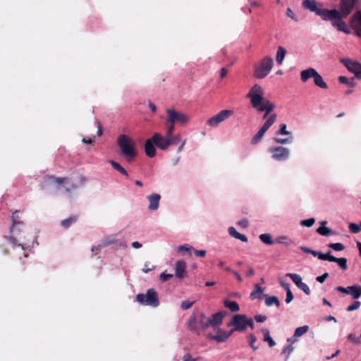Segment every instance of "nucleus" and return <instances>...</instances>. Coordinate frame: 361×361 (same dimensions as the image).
<instances>
[{"mask_svg":"<svg viewBox=\"0 0 361 361\" xmlns=\"http://www.w3.org/2000/svg\"><path fill=\"white\" fill-rule=\"evenodd\" d=\"M215 334L209 333L207 334V338L211 340L216 341L218 343L224 342L226 341V332L219 331V328L214 331Z\"/></svg>","mask_w":361,"mask_h":361,"instance_id":"nucleus-24","label":"nucleus"},{"mask_svg":"<svg viewBox=\"0 0 361 361\" xmlns=\"http://www.w3.org/2000/svg\"><path fill=\"white\" fill-rule=\"evenodd\" d=\"M286 302L290 303L293 299V295L290 290H288V291H286Z\"/></svg>","mask_w":361,"mask_h":361,"instance_id":"nucleus-60","label":"nucleus"},{"mask_svg":"<svg viewBox=\"0 0 361 361\" xmlns=\"http://www.w3.org/2000/svg\"><path fill=\"white\" fill-rule=\"evenodd\" d=\"M259 6V4L256 1H247V4H245L244 6L242 7V11L245 13H251L252 9L256 8Z\"/></svg>","mask_w":361,"mask_h":361,"instance_id":"nucleus-31","label":"nucleus"},{"mask_svg":"<svg viewBox=\"0 0 361 361\" xmlns=\"http://www.w3.org/2000/svg\"><path fill=\"white\" fill-rule=\"evenodd\" d=\"M247 317L246 314H235L227 325L234 327L236 331L243 332L246 330Z\"/></svg>","mask_w":361,"mask_h":361,"instance_id":"nucleus-10","label":"nucleus"},{"mask_svg":"<svg viewBox=\"0 0 361 361\" xmlns=\"http://www.w3.org/2000/svg\"><path fill=\"white\" fill-rule=\"evenodd\" d=\"M274 66V60L269 56H265L255 64L253 75L257 79L266 78L271 72Z\"/></svg>","mask_w":361,"mask_h":361,"instance_id":"nucleus-4","label":"nucleus"},{"mask_svg":"<svg viewBox=\"0 0 361 361\" xmlns=\"http://www.w3.org/2000/svg\"><path fill=\"white\" fill-rule=\"evenodd\" d=\"M147 199L149 202V210H157L159 205V201L161 199V196L159 194H152L147 197Z\"/></svg>","mask_w":361,"mask_h":361,"instance_id":"nucleus-22","label":"nucleus"},{"mask_svg":"<svg viewBox=\"0 0 361 361\" xmlns=\"http://www.w3.org/2000/svg\"><path fill=\"white\" fill-rule=\"evenodd\" d=\"M77 220H78V216L77 215H73V216H70L68 219L62 220L61 221V225L63 228H68V227H70V226L72 224L75 223L77 221Z\"/></svg>","mask_w":361,"mask_h":361,"instance_id":"nucleus-35","label":"nucleus"},{"mask_svg":"<svg viewBox=\"0 0 361 361\" xmlns=\"http://www.w3.org/2000/svg\"><path fill=\"white\" fill-rule=\"evenodd\" d=\"M336 290L341 293L351 295L353 299H358L361 296L360 286H351L346 288L338 286Z\"/></svg>","mask_w":361,"mask_h":361,"instance_id":"nucleus-15","label":"nucleus"},{"mask_svg":"<svg viewBox=\"0 0 361 361\" xmlns=\"http://www.w3.org/2000/svg\"><path fill=\"white\" fill-rule=\"evenodd\" d=\"M166 111L167 114V123H173L175 124L178 123L183 125L188 123L190 120V117L188 115L173 109H167Z\"/></svg>","mask_w":361,"mask_h":361,"instance_id":"nucleus-8","label":"nucleus"},{"mask_svg":"<svg viewBox=\"0 0 361 361\" xmlns=\"http://www.w3.org/2000/svg\"><path fill=\"white\" fill-rule=\"evenodd\" d=\"M66 180V178L55 177L54 176H48L44 178V186L50 185H61Z\"/></svg>","mask_w":361,"mask_h":361,"instance_id":"nucleus-23","label":"nucleus"},{"mask_svg":"<svg viewBox=\"0 0 361 361\" xmlns=\"http://www.w3.org/2000/svg\"><path fill=\"white\" fill-rule=\"evenodd\" d=\"M225 315V312H216L211 317L201 314L197 321L195 316L192 315L189 320V326L192 331L197 334H200V331H204L209 327H212L214 331H216L221 325Z\"/></svg>","mask_w":361,"mask_h":361,"instance_id":"nucleus-2","label":"nucleus"},{"mask_svg":"<svg viewBox=\"0 0 361 361\" xmlns=\"http://www.w3.org/2000/svg\"><path fill=\"white\" fill-rule=\"evenodd\" d=\"M312 255L314 257H317L321 260L329 261L331 257V251H329L326 254H323L321 252L314 250Z\"/></svg>","mask_w":361,"mask_h":361,"instance_id":"nucleus-42","label":"nucleus"},{"mask_svg":"<svg viewBox=\"0 0 361 361\" xmlns=\"http://www.w3.org/2000/svg\"><path fill=\"white\" fill-rule=\"evenodd\" d=\"M355 5V3L352 0H341L339 11L342 14L343 18L351 13Z\"/></svg>","mask_w":361,"mask_h":361,"instance_id":"nucleus-16","label":"nucleus"},{"mask_svg":"<svg viewBox=\"0 0 361 361\" xmlns=\"http://www.w3.org/2000/svg\"><path fill=\"white\" fill-rule=\"evenodd\" d=\"M320 17L323 20H337V23H344L343 21L342 14L336 9L329 10L327 8H322Z\"/></svg>","mask_w":361,"mask_h":361,"instance_id":"nucleus-13","label":"nucleus"},{"mask_svg":"<svg viewBox=\"0 0 361 361\" xmlns=\"http://www.w3.org/2000/svg\"><path fill=\"white\" fill-rule=\"evenodd\" d=\"M286 49L283 47H279L277 49L276 60L279 64H281L286 54Z\"/></svg>","mask_w":361,"mask_h":361,"instance_id":"nucleus-34","label":"nucleus"},{"mask_svg":"<svg viewBox=\"0 0 361 361\" xmlns=\"http://www.w3.org/2000/svg\"><path fill=\"white\" fill-rule=\"evenodd\" d=\"M4 238L7 240V243L12 246L13 248H17L19 254H23L24 257H27V255L25 253L24 247L21 244H18L15 238L10 236H4Z\"/></svg>","mask_w":361,"mask_h":361,"instance_id":"nucleus-21","label":"nucleus"},{"mask_svg":"<svg viewBox=\"0 0 361 361\" xmlns=\"http://www.w3.org/2000/svg\"><path fill=\"white\" fill-rule=\"evenodd\" d=\"M267 317L265 315H262V314H257V315H255L254 317L255 320L259 323H262V322H265L267 320Z\"/></svg>","mask_w":361,"mask_h":361,"instance_id":"nucleus-56","label":"nucleus"},{"mask_svg":"<svg viewBox=\"0 0 361 361\" xmlns=\"http://www.w3.org/2000/svg\"><path fill=\"white\" fill-rule=\"evenodd\" d=\"M349 23H361V11H357L352 16Z\"/></svg>","mask_w":361,"mask_h":361,"instance_id":"nucleus-47","label":"nucleus"},{"mask_svg":"<svg viewBox=\"0 0 361 361\" xmlns=\"http://www.w3.org/2000/svg\"><path fill=\"white\" fill-rule=\"evenodd\" d=\"M309 330V326L307 325H305L302 326L298 327L294 332L293 336L291 338H288V341L294 342L297 340V338L300 337L305 334Z\"/></svg>","mask_w":361,"mask_h":361,"instance_id":"nucleus-25","label":"nucleus"},{"mask_svg":"<svg viewBox=\"0 0 361 361\" xmlns=\"http://www.w3.org/2000/svg\"><path fill=\"white\" fill-rule=\"evenodd\" d=\"M264 288H262L259 284L255 286L254 290L250 293V298L252 300L256 298H262V293L264 292Z\"/></svg>","mask_w":361,"mask_h":361,"instance_id":"nucleus-33","label":"nucleus"},{"mask_svg":"<svg viewBox=\"0 0 361 361\" xmlns=\"http://www.w3.org/2000/svg\"><path fill=\"white\" fill-rule=\"evenodd\" d=\"M290 134L291 132L287 130V126L285 123H281L279 126V129L276 132V135H288Z\"/></svg>","mask_w":361,"mask_h":361,"instance_id":"nucleus-45","label":"nucleus"},{"mask_svg":"<svg viewBox=\"0 0 361 361\" xmlns=\"http://www.w3.org/2000/svg\"><path fill=\"white\" fill-rule=\"evenodd\" d=\"M315 222V219L314 218H310L308 219L302 220L300 221V225L306 227H311Z\"/></svg>","mask_w":361,"mask_h":361,"instance_id":"nucleus-50","label":"nucleus"},{"mask_svg":"<svg viewBox=\"0 0 361 361\" xmlns=\"http://www.w3.org/2000/svg\"><path fill=\"white\" fill-rule=\"evenodd\" d=\"M338 81L341 83L346 84L348 86H349L351 88H353L356 85V82H355L354 78L348 79L345 76H339Z\"/></svg>","mask_w":361,"mask_h":361,"instance_id":"nucleus-39","label":"nucleus"},{"mask_svg":"<svg viewBox=\"0 0 361 361\" xmlns=\"http://www.w3.org/2000/svg\"><path fill=\"white\" fill-rule=\"evenodd\" d=\"M341 63L351 73L355 74V78L361 79V63L357 61L351 60L348 58H342L340 59Z\"/></svg>","mask_w":361,"mask_h":361,"instance_id":"nucleus-11","label":"nucleus"},{"mask_svg":"<svg viewBox=\"0 0 361 361\" xmlns=\"http://www.w3.org/2000/svg\"><path fill=\"white\" fill-rule=\"evenodd\" d=\"M360 305H361V302L360 301L356 300L352 305H349L347 307V311H348V312L354 311V310L358 309Z\"/></svg>","mask_w":361,"mask_h":361,"instance_id":"nucleus-54","label":"nucleus"},{"mask_svg":"<svg viewBox=\"0 0 361 361\" xmlns=\"http://www.w3.org/2000/svg\"><path fill=\"white\" fill-rule=\"evenodd\" d=\"M260 240L267 245H273L274 243V240L272 239V237L269 233H262L259 235V236Z\"/></svg>","mask_w":361,"mask_h":361,"instance_id":"nucleus-40","label":"nucleus"},{"mask_svg":"<svg viewBox=\"0 0 361 361\" xmlns=\"http://www.w3.org/2000/svg\"><path fill=\"white\" fill-rule=\"evenodd\" d=\"M302 6L304 9L314 13L318 16H320L323 8L315 0H303Z\"/></svg>","mask_w":361,"mask_h":361,"instance_id":"nucleus-14","label":"nucleus"},{"mask_svg":"<svg viewBox=\"0 0 361 361\" xmlns=\"http://www.w3.org/2000/svg\"><path fill=\"white\" fill-rule=\"evenodd\" d=\"M328 247L335 251H342L345 249V245L341 243H329Z\"/></svg>","mask_w":361,"mask_h":361,"instance_id":"nucleus-46","label":"nucleus"},{"mask_svg":"<svg viewBox=\"0 0 361 361\" xmlns=\"http://www.w3.org/2000/svg\"><path fill=\"white\" fill-rule=\"evenodd\" d=\"M273 140L276 143L281 144V145H286V144L291 143L293 140V137H286V138H281L279 137H275L273 138Z\"/></svg>","mask_w":361,"mask_h":361,"instance_id":"nucleus-43","label":"nucleus"},{"mask_svg":"<svg viewBox=\"0 0 361 361\" xmlns=\"http://www.w3.org/2000/svg\"><path fill=\"white\" fill-rule=\"evenodd\" d=\"M173 277V274H166L164 272L160 274V280L162 281H166L167 280L171 279Z\"/></svg>","mask_w":361,"mask_h":361,"instance_id":"nucleus-57","label":"nucleus"},{"mask_svg":"<svg viewBox=\"0 0 361 361\" xmlns=\"http://www.w3.org/2000/svg\"><path fill=\"white\" fill-rule=\"evenodd\" d=\"M177 251L180 253H184L190 251V248L185 245H180L177 248Z\"/></svg>","mask_w":361,"mask_h":361,"instance_id":"nucleus-62","label":"nucleus"},{"mask_svg":"<svg viewBox=\"0 0 361 361\" xmlns=\"http://www.w3.org/2000/svg\"><path fill=\"white\" fill-rule=\"evenodd\" d=\"M264 94V92L262 87L255 84L247 93V97L250 99V103L254 109L258 112L264 111L262 118L266 119L269 118L267 117L268 115L274 109L275 104L266 99Z\"/></svg>","mask_w":361,"mask_h":361,"instance_id":"nucleus-1","label":"nucleus"},{"mask_svg":"<svg viewBox=\"0 0 361 361\" xmlns=\"http://www.w3.org/2000/svg\"><path fill=\"white\" fill-rule=\"evenodd\" d=\"M338 30L345 34H350L352 30L355 34L361 37V24H332Z\"/></svg>","mask_w":361,"mask_h":361,"instance_id":"nucleus-12","label":"nucleus"},{"mask_svg":"<svg viewBox=\"0 0 361 361\" xmlns=\"http://www.w3.org/2000/svg\"><path fill=\"white\" fill-rule=\"evenodd\" d=\"M262 331L264 334V341L268 342L270 347H274L276 345V343L270 336L269 329L267 328H263Z\"/></svg>","mask_w":361,"mask_h":361,"instance_id":"nucleus-36","label":"nucleus"},{"mask_svg":"<svg viewBox=\"0 0 361 361\" xmlns=\"http://www.w3.org/2000/svg\"><path fill=\"white\" fill-rule=\"evenodd\" d=\"M152 140H154L155 145L161 150H166L169 146L177 145L178 143L176 141V138H171L166 135L164 137L158 133L154 134Z\"/></svg>","mask_w":361,"mask_h":361,"instance_id":"nucleus-9","label":"nucleus"},{"mask_svg":"<svg viewBox=\"0 0 361 361\" xmlns=\"http://www.w3.org/2000/svg\"><path fill=\"white\" fill-rule=\"evenodd\" d=\"M174 123H167V119L166 120L165 126H166V135L171 137V138H176V142H179L180 140V135H173V133L174 130Z\"/></svg>","mask_w":361,"mask_h":361,"instance_id":"nucleus-27","label":"nucleus"},{"mask_svg":"<svg viewBox=\"0 0 361 361\" xmlns=\"http://www.w3.org/2000/svg\"><path fill=\"white\" fill-rule=\"evenodd\" d=\"M249 338V344L253 350H256L258 347L255 345V343L256 341V337L253 334H250L248 336Z\"/></svg>","mask_w":361,"mask_h":361,"instance_id":"nucleus-53","label":"nucleus"},{"mask_svg":"<svg viewBox=\"0 0 361 361\" xmlns=\"http://www.w3.org/2000/svg\"><path fill=\"white\" fill-rule=\"evenodd\" d=\"M317 70L314 68L310 67L300 72V80L302 82H307L310 78H314L316 75Z\"/></svg>","mask_w":361,"mask_h":361,"instance_id":"nucleus-20","label":"nucleus"},{"mask_svg":"<svg viewBox=\"0 0 361 361\" xmlns=\"http://www.w3.org/2000/svg\"><path fill=\"white\" fill-rule=\"evenodd\" d=\"M294 348L291 345H288L283 349L282 353L286 355V361L288 360L289 355L291 354Z\"/></svg>","mask_w":361,"mask_h":361,"instance_id":"nucleus-48","label":"nucleus"},{"mask_svg":"<svg viewBox=\"0 0 361 361\" xmlns=\"http://www.w3.org/2000/svg\"><path fill=\"white\" fill-rule=\"evenodd\" d=\"M250 327L252 329H255V324H254V321L253 319L251 318V317H247V324H246V329L247 327Z\"/></svg>","mask_w":361,"mask_h":361,"instance_id":"nucleus-64","label":"nucleus"},{"mask_svg":"<svg viewBox=\"0 0 361 361\" xmlns=\"http://www.w3.org/2000/svg\"><path fill=\"white\" fill-rule=\"evenodd\" d=\"M329 262H336L343 269L346 270L348 269V260L345 257H336L331 255Z\"/></svg>","mask_w":361,"mask_h":361,"instance_id":"nucleus-28","label":"nucleus"},{"mask_svg":"<svg viewBox=\"0 0 361 361\" xmlns=\"http://www.w3.org/2000/svg\"><path fill=\"white\" fill-rule=\"evenodd\" d=\"M226 120V109L221 110L216 115L211 117L207 121V124L211 127H216L221 122Z\"/></svg>","mask_w":361,"mask_h":361,"instance_id":"nucleus-17","label":"nucleus"},{"mask_svg":"<svg viewBox=\"0 0 361 361\" xmlns=\"http://www.w3.org/2000/svg\"><path fill=\"white\" fill-rule=\"evenodd\" d=\"M265 304L267 306H271L272 305H276V307L280 306V302L279 298L276 296H269L265 300Z\"/></svg>","mask_w":361,"mask_h":361,"instance_id":"nucleus-41","label":"nucleus"},{"mask_svg":"<svg viewBox=\"0 0 361 361\" xmlns=\"http://www.w3.org/2000/svg\"><path fill=\"white\" fill-rule=\"evenodd\" d=\"M194 301L184 300L180 304V307L183 310L190 309L194 304Z\"/></svg>","mask_w":361,"mask_h":361,"instance_id":"nucleus-52","label":"nucleus"},{"mask_svg":"<svg viewBox=\"0 0 361 361\" xmlns=\"http://www.w3.org/2000/svg\"><path fill=\"white\" fill-rule=\"evenodd\" d=\"M228 231L229 234L232 237H233L236 239H238L242 242H247V240H248L247 237L245 235L241 234L239 232H238L234 227H233V226L229 227Z\"/></svg>","mask_w":361,"mask_h":361,"instance_id":"nucleus-29","label":"nucleus"},{"mask_svg":"<svg viewBox=\"0 0 361 361\" xmlns=\"http://www.w3.org/2000/svg\"><path fill=\"white\" fill-rule=\"evenodd\" d=\"M326 224H327L326 221H322L321 222L322 226H319L317 229V232L324 236H329V235H332L334 233V232L329 228L325 226V225Z\"/></svg>","mask_w":361,"mask_h":361,"instance_id":"nucleus-30","label":"nucleus"},{"mask_svg":"<svg viewBox=\"0 0 361 361\" xmlns=\"http://www.w3.org/2000/svg\"><path fill=\"white\" fill-rule=\"evenodd\" d=\"M186 264L182 260H178L175 264V274L179 279H182L186 276Z\"/></svg>","mask_w":361,"mask_h":361,"instance_id":"nucleus-18","label":"nucleus"},{"mask_svg":"<svg viewBox=\"0 0 361 361\" xmlns=\"http://www.w3.org/2000/svg\"><path fill=\"white\" fill-rule=\"evenodd\" d=\"M348 339L352 342L355 343H358L360 342L359 338H357L354 334H350L348 336Z\"/></svg>","mask_w":361,"mask_h":361,"instance_id":"nucleus-61","label":"nucleus"},{"mask_svg":"<svg viewBox=\"0 0 361 361\" xmlns=\"http://www.w3.org/2000/svg\"><path fill=\"white\" fill-rule=\"evenodd\" d=\"M277 116L276 114H271L267 121L264 122L263 126L260 128V129L257 131V133L254 135V137L251 140V143L252 145H255L258 143L265 133L269 130V128L276 122Z\"/></svg>","mask_w":361,"mask_h":361,"instance_id":"nucleus-7","label":"nucleus"},{"mask_svg":"<svg viewBox=\"0 0 361 361\" xmlns=\"http://www.w3.org/2000/svg\"><path fill=\"white\" fill-rule=\"evenodd\" d=\"M276 242L282 244L285 246H288L290 244V241L286 236H280L276 239Z\"/></svg>","mask_w":361,"mask_h":361,"instance_id":"nucleus-51","label":"nucleus"},{"mask_svg":"<svg viewBox=\"0 0 361 361\" xmlns=\"http://www.w3.org/2000/svg\"><path fill=\"white\" fill-rule=\"evenodd\" d=\"M348 228L350 231L353 233H357L360 231V224L357 225L355 223H350L349 224Z\"/></svg>","mask_w":361,"mask_h":361,"instance_id":"nucleus-49","label":"nucleus"},{"mask_svg":"<svg viewBox=\"0 0 361 361\" xmlns=\"http://www.w3.org/2000/svg\"><path fill=\"white\" fill-rule=\"evenodd\" d=\"M227 308L232 312H236L240 310L239 305L235 301L227 300Z\"/></svg>","mask_w":361,"mask_h":361,"instance_id":"nucleus-44","label":"nucleus"},{"mask_svg":"<svg viewBox=\"0 0 361 361\" xmlns=\"http://www.w3.org/2000/svg\"><path fill=\"white\" fill-rule=\"evenodd\" d=\"M121 154L128 162L132 161L137 156V152L133 140L126 135H120L117 140Z\"/></svg>","mask_w":361,"mask_h":361,"instance_id":"nucleus-3","label":"nucleus"},{"mask_svg":"<svg viewBox=\"0 0 361 361\" xmlns=\"http://www.w3.org/2000/svg\"><path fill=\"white\" fill-rule=\"evenodd\" d=\"M298 288L302 290L306 295H309L310 294V288L306 283L302 282V283H301Z\"/></svg>","mask_w":361,"mask_h":361,"instance_id":"nucleus-55","label":"nucleus"},{"mask_svg":"<svg viewBox=\"0 0 361 361\" xmlns=\"http://www.w3.org/2000/svg\"><path fill=\"white\" fill-rule=\"evenodd\" d=\"M154 265H150L149 263H145L144 267L142 268V271L144 273H148L149 271L153 270L154 269Z\"/></svg>","mask_w":361,"mask_h":361,"instance_id":"nucleus-58","label":"nucleus"},{"mask_svg":"<svg viewBox=\"0 0 361 361\" xmlns=\"http://www.w3.org/2000/svg\"><path fill=\"white\" fill-rule=\"evenodd\" d=\"M194 253L196 257H203L206 255V251L205 250H194Z\"/></svg>","mask_w":361,"mask_h":361,"instance_id":"nucleus-63","label":"nucleus"},{"mask_svg":"<svg viewBox=\"0 0 361 361\" xmlns=\"http://www.w3.org/2000/svg\"><path fill=\"white\" fill-rule=\"evenodd\" d=\"M316 75H314L313 80L314 85L322 89H327L328 85L324 81L322 75L317 71Z\"/></svg>","mask_w":361,"mask_h":361,"instance_id":"nucleus-32","label":"nucleus"},{"mask_svg":"<svg viewBox=\"0 0 361 361\" xmlns=\"http://www.w3.org/2000/svg\"><path fill=\"white\" fill-rule=\"evenodd\" d=\"M136 301L140 305L157 307L159 305V300L157 291L153 289H149L146 294L138 293L136 295Z\"/></svg>","mask_w":361,"mask_h":361,"instance_id":"nucleus-5","label":"nucleus"},{"mask_svg":"<svg viewBox=\"0 0 361 361\" xmlns=\"http://www.w3.org/2000/svg\"><path fill=\"white\" fill-rule=\"evenodd\" d=\"M11 218H12L13 224H12V226L11 227L10 232L13 233L15 231V230H16V229L19 230L18 226L19 225H22L23 221H20L19 211H18V210L13 212Z\"/></svg>","mask_w":361,"mask_h":361,"instance_id":"nucleus-26","label":"nucleus"},{"mask_svg":"<svg viewBox=\"0 0 361 361\" xmlns=\"http://www.w3.org/2000/svg\"><path fill=\"white\" fill-rule=\"evenodd\" d=\"M329 276V274L327 272L323 274L321 276H319L316 278V280L319 282L320 283H322L325 281L326 278Z\"/></svg>","mask_w":361,"mask_h":361,"instance_id":"nucleus-59","label":"nucleus"},{"mask_svg":"<svg viewBox=\"0 0 361 361\" xmlns=\"http://www.w3.org/2000/svg\"><path fill=\"white\" fill-rule=\"evenodd\" d=\"M109 162L114 169L119 171L121 174L128 176V172L120 164L113 160H110Z\"/></svg>","mask_w":361,"mask_h":361,"instance_id":"nucleus-38","label":"nucleus"},{"mask_svg":"<svg viewBox=\"0 0 361 361\" xmlns=\"http://www.w3.org/2000/svg\"><path fill=\"white\" fill-rule=\"evenodd\" d=\"M268 152L271 154V157L276 161H285L290 157V149L282 146H273L268 149Z\"/></svg>","mask_w":361,"mask_h":361,"instance_id":"nucleus-6","label":"nucleus"},{"mask_svg":"<svg viewBox=\"0 0 361 361\" xmlns=\"http://www.w3.org/2000/svg\"><path fill=\"white\" fill-rule=\"evenodd\" d=\"M154 142L152 140V137L147 139L145 144V152L147 157L152 158L156 155V148L154 147Z\"/></svg>","mask_w":361,"mask_h":361,"instance_id":"nucleus-19","label":"nucleus"},{"mask_svg":"<svg viewBox=\"0 0 361 361\" xmlns=\"http://www.w3.org/2000/svg\"><path fill=\"white\" fill-rule=\"evenodd\" d=\"M287 277H289L294 283L298 286V288L302 283V279L300 275L298 274H292L288 273L286 274Z\"/></svg>","mask_w":361,"mask_h":361,"instance_id":"nucleus-37","label":"nucleus"}]
</instances>
